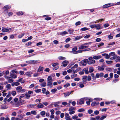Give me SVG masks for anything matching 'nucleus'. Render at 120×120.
I'll return each mask as SVG.
<instances>
[{"label":"nucleus","instance_id":"338daca9","mask_svg":"<svg viewBox=\"0 0 120 120\" xmlns=\"http://www.w3.org/2000/svg\"><path fill=\"white\" fill-rule=\"evenodd\" d=\"M70 85V84L69 83H67L64 86V87L67 88Z\"/></svg>","mask_w":120,"mask_h":120},{"label":"nucleus","instance_id":"4be33fe9","mask_svg":"<svg viewBox=\"0 0 120 120\" xmlns=\"http://www.w3.org/2000/svg\"><path fill=\"white\" fill-rule=\"evenodd\" d=\"M7 79H8V82L9 83L12 82L13 81V80L11 79V77H8Z\"/></svg>","mask_w":120,"mask_h":120},{"label":"nucleus","instance_id":"2eb2a0df","mask_svg":"<svg viewBox=\"0 0 120 120\" xmlns=\"http://www.w3.org/2000/svg\"><path fill=\"white\" fill-rule=\"evenodd\" d=\"M22 87L21 86H18L16 88V90L17 91V92L20 93L21 89Z\"/></svg>","mask_w":120,"mask_h":120},{"label":"nucleus","instance_id":"bb28decb","mask_svg":"<svg viewBox=\"0 0 120 120\" xmlns=\"http://www.w3.org/2000/svg\"><path fill=\"white\" fill-rule=\"evenodd\" d=\"M43 67H41V66H40L39 67L38 69L37 70V72H40V71H43Z\"/></svg>","mask_w":120,"mask_h":120},{"label":"nucleus","instance_id":"0eeeda50","mask_svg":"<svg viewBox=\"0 0 120 120\" xmlns=\"http://www.w3.org/2000/svg\"><path fill=\"white\" fill-rule=\"evenodd\" d=\"M2 31L3 32H10L11 30V28H4L3 27H2Z\"/></svg>","mask_w":120,"mask_h":120},{"label":"nucleus","instance_id":"0e129e2a","mask_svg":"<svg viewBox=\"0 0 120 120\" xmlns=\"http://www.w3.org/2000/svg\"><path fill=\"white\" fill-rule=\"evenodd\" d=\"M31 113L35 115L37 113L35 111H32L31 112Z\"/></svg>","mask_w":120,"mask_h":120},{"label":"nucleus","instance_id":"b1692460","mask_svg":"<svg viewBox=\"0 0 120 120\" xmlns=\"http://www.w3.org/2000/svg\"><path fill=\"white\" fill-rule=\"evenodd\" d=\"M20 84V83L17 82H15L13 83H12V86H14V85L15 86H18Z\"/></svg>","mask_w":120,"mask_h":120},{"label":"nucleus","instance_id":"7ed1b4c3","mask_svg":"<svg viewBox=\"0 0 120 120\" xmlns=\"http://www.w3.org/2000/svg\"><path fill=\"white\" fill-rule=\"evenodd\" d=\"M11 7L10 5H6L3 7V9H4V13L5 14H6L8 12V10L10 9Z\"/></svg>","mask_w":120,"mask_h":120},{"label":"nucleus","instance_id":"9b49d317","mask_svg":"<svg viewBox=\"0 0 120 120\" xmlns=\"http://www.w3.org/2000/svg\"><path fill=\"white\" fill-rule=\"evenodd\" d=\"M101 57L102 56L101 55L94 56H93V58L95 60H98L101 58Z\"/></svg>","mask_w":120,"mask_h":120},{"label":"nucleus","instance_id":"4d7b16f0","mask_svg":"<svg viewBox=\"0 0 120 120\" xmlns=\"http://www.w3.org/2000/svg\"><path fill=\"white\" fill-rule=\"evenodd\" d=\"M109 26V25L108 23L105 24H104L103 26L105 28L108 27Z\"/></svg>","mask_w":120,"mask_h":120},{"label":"nucleus","instance_id":"052dcab7","mask_svg":"<svg viewBox=\"0 0 120 120\" xmlns=\"http://www.w3.org/2000/svg\"><path fill=\"white\" fill-rule=\"evenodd\" d=\"M64 79H70V78L69 75H67L65 77Z\"/></svg>","mask_w":120,"mask_h":120},{"label":"nucleus","instance_id":"9d476101","mask_svg":"<svg viewBox=\"0 0 120 120\" xmlns=\"http://www.w3.org/2000/svg\"><path fill=\"white\" fill-rule=\"evenodd\" d=\"M68 61L66 60L64 61L62 63L63 66L64 67L66 66L68 64Z\"/></svg>","mask_w":120,"mask_h":120},{"label":"nucleus","instance_id":"4468645a","mask_svg":"<svg viewBox=\"0 0 120 120\" xmlns=\"http://www.w3.org/2000/svg\"><path fill=\"white\" fill-rule=\"evenodd\" d=\"M52 81H47V86H51L52 85Z\"/></svg>","mask_w":120,"mask_h":120},{"label":"nucleus","instance_id":"c756f323","mask_svg":"<svg viewBox=\"0 0 120 120\" xmlns=\"http://www.w3.org/2000/svg\"><path fill=\"white\" fill-rule=\"evenodd\" d=\"M94 71V68L92 67H90L89 69V72L91 73Z\"/></svg>","mask_w":120,"mask_h":120},{"label":"nucleus","instance_id":"f03ea898","mask_svg":"<svg viewBox=\"0 0 120 120\" xmlns=\"http://www.w3.org/2000/svg\"><path fill=\"white\" fill-rule=\"evenodd\" d=\"M91 42L86 43L81 45L79 48V50L80 49H86L89 46L86 45H91L92 43Z\"/></svg>","mask_w":120,"mask_h":120},{"label":"nucleus","instance_id":"393cba45","mask_svg":"<svg viewBox=\"0 0 120 120\" xmlns=\"http://www.w3.org/2000/svg\"><path fill=\"white\" fill-rule=\"evenodd\" d=\"M68 33L66 31H65L63 32H61L60 33V34L62 36H64L65 34H67Z\"/></svg>","mask_w":120,"mask_h":120},{"label":"nucleus","instance_id":"c9c22d12","mask_svg":"<svg viewBox=\"0 0 120 120\" xmlns=\"http://www.w3.org/2000/svg\"><path fill=\"white\" fill-rule=\"evenodd\" d=\"M116 62L119 61L120 62V57L119 56H117V57L116 58Z\"/></svg>","mask_w":120,"mask_h":120},{"label":"nucleus","instance_id":"49530a36","mask_svg":"<svg viewBox=\"0 0 120 120\" xmlns=\"http://www.w3.org/2000/svg\"><path fill=\"white\" fill-rule=\"evenodd\" d=\"M88 30V28L86 27H84L81 29V30L82 31H84L87 30Z\"/></svg>","mask_w":120,"mask_h":120},{"label":"nucleus","instance_id":"39448f33","mask_svg":"<svg viewBox=\"0 0 120 120\" xmlns=\"http://www.w3.org/2000/svg\"><path fill=\"white\" fill-rule=\"evenodd\" d=\"M93 58L92 57H90L88 58L87 64L89 65L94 64L95 63V60L93 59Z\"/></svg>","mask_w":120,"mask_h":120},{"label":"nucleus","instance_id":"603ef678","mask_svg":"<svg viewBox=\"0 0 120 120\" xmlns=\"http://www.w3.org/2000/svg\"><path fill=\"white\" fill-rule=\"evenodd\" d=\"M11 94L13 96H14L16 95V92L15 91H13L12 92Z\"/></svg>","mask_w":120,"mask_h":120},{"label":"nucleus","instance_id":"2f4dec72","mask_svg":"<svg viewBox=\"0 0 120 120\" xmlns=\"http://www.w3.org/2000/svg\"><path fill=\"white\" fill-rule=\"evenodd\" d=\"M98 68L99 70L100 71H103L104 70V68L100 66L98 67Z\"/></svg>","mask_w":120,"mask_h":120},{"label":"nucleus","instance_id":"f257e3e1","mask_svg":"<svg viewBox=\"0 0 120 120\" xmlns=\"http://www.w3.org/2000/svg\"><path fill=\"white\" fill-rule=\"evenodd\" d=\"M77 49V47L76 46H75L74 48L72 49V51H71V52L72 53L76 54L79 53H82L84 51L90 50V48H88L84 50H78L77 51H76Z\"/></svg>","mask_w":120,"mask_h":120},{"label":"nucleus","instance_id":"79ce46f5","mask_svg":"<svg viewBox=\"0 0 120 120\" xmlns=\"http://www.w3.org/2000/svg\"><path fill=\"white\" fill-rule=\"evenodd\" d=\"M110 57L112 56L115 55V53L114 52H112L110 53L109 54Z\"/></svg>","mask_w":120,"mask_h":120},{"label":"nucleus","instance_id":"4c0bfd02","mask_svg":"<svg viewBox=\"0 0 120 120\" xmlns=\"http://www.w3.org/2000/svg\"><path fill=\"white\" fill-rule=\"evenodd\" d=\"M45 111H43L40 112V114L42 116H43L45 115Z\"/></svg>","mask_w":120,"mask_h":120},{"label":"nucleus","instance_id":"20e7f679","mask_svg":"<svg viewBox=\"0 0 120 120\" xmlns=\"http://www.w3.org/2000/svg\"><path fill=\"white\" fill-rule=\"evenodd\" d=\"M88 60L87 59H85L83 60H82L80 63L79 64L80 66H86Z\"/></svg>","mask_w":120,"mask_h":120},{"label":"nucleus","instance_id":"6e6d98bb","mask_svg":"<svg viewBox=\"0 0 120 120\" xmlns=\"http://www.w3.org/2000/svg\"><path fill=\"white\" fill-rule=\"evenodd\" d=\"M25 35L24 33H23L21 35H19L18 37L19 38H21L23 36Z\"/></svg>","mask_w":120,"mask_h":120},{"label":"nucleus","instance_id":"7c9ffc66","mask_svg":"<svg viewBox=\"0 0 120 120\" xmlns=\"http://www.w3.org/2000/svg\"><path fill=\"white\" fill-rule=\"evenodd\" d=\"M46 82H44L41 84V87H45L46 86Z\"/></svg>","mask_w":120,"mask_h":120},{"label":"nucleus","instance_id":"f8f14e48","mask_svg":"<svg viewBox=\"0 0 120 120\" xmlns=\"http://www.w3.org/2000/svg\"><path fill=\"white\" fill-rule=\"evenodd\" d=\"M74 91H72L71 92H67L64 93V96L65 97L69 96L70 94L72 92H74Z\"/></svg>","mask_w":120,"mask_h":120},{"label":"nucleus","instance_id":"864d4df0","mask_svg":"<svg viewBox=\"0 0 120 120\" xmlns=\"http://www.w3.org/2000/svg\"><path fill=\"white\" fill-rule=\"evenodd\" d=\"M106 62L107 64H111L113 62L111 60H106Z\"/></svg>","mask_w":120,"mask_h":120},{"label":"nucleus","instance_id":"09e8293b","mask_svg":"<svg viewBox=\"0 0 120 120\" xmlns=\"http://www.w3.org/2000/svg\"><path fill=\"white\" fill-rule=\"evenodd\" d=\"M58 65L59 64L58 63L56 62V63L53 64H52V66L53 67H55L56 66H58Z\"/></svg>","mask_w":120,"mask_h":120},{"label":"nucleus","instance_id":"ea45409f","mask_svg":"<svg viewBox=\"0 0 120 120\" xmlns=\"http://www.w3.org/2000/svg\"><path fill=\"white\" fill-rule=\"evenodd\" d=\"M25 116V115L23 114H21V115H18V116L20 117V118L22 119Z\"/></svg>","mask_w":120,"mask_h":120},{"label":"nucleus","instance_id":"ddd939ff","mask_svg":"<svg viewBox=\"0 0 120 120\" xmlns=\"http://www.w3.org/2000/svg\"><path fill=\"white\" fill-rule=\"evenodd\" d=\"M32 74V72H27L24 75L29 77H31V75Z\"/></svg>","mask_w":120,"mask_h":120},{"label":"nucleus","instance_id":"de8ad7c7","mask_svg":"<svg viewBox=\"0 0 120 120\" xmlns=\"http://www.w3.org/2000/svg\"><path fill=\"white\" fill-rule=\"evenodd\" d=\"M42 93L43 94H45V93L46 91V89L45 88H43L42 89Z\"/></svg>","mask_w":120,"mask_h":120},{"label":"nucleus","instance_id":"6e6552de","mask_svg":"<svg viewBox=\"0 0 120 120\" xmlns=\"http://www.w3.org/2000/svg\"><path fill=\"white\" fill-rule=\"evenodd\" d=\"M71 69L73 72V73H76L78 71H79L80 69V68H75L72 67Z\"/></svg>","mask_w":120,"mask_h":120},{"label":"nucleus","instance_id":"bf43d9fd","mask_svg":"<svg viewBox=\"0 0 120 120\" xmlns=\"http://www.w3.org/2000/svg\"><path fill=\"white\" fill-rule=\"evenodd\" d=\"M99 77H100L99 74L98 73L96 74L95 76V78H99Z\"/></svg>","mask_w":120,"mask_h":120},{"label":"nucleus","instance_id":"680f3d73","mask_svg":"<svg viewBox=\"0 0 120 120\" xmlns=\"http://www.w3.org/2000/svg\"><path fill=\"white\" fill-rule=\"evenodd\" d=\"M119 81V79H115L113 80L112 82H113L114 83H115L116 82L118 81Z\"/></svg>","mask_w":120,"mask_h":120},{"label":"nucleus","instance_id":"6ab92c4d","mask_svg":"<svg viewBox=\"0 0 120 120\" xmlns=\"http://www.w3.org/2000/svg\"><path fill=\"white\" fill-rule=\"evenodd\" d=\"M87 76H83L82 80L84 82L86 83L87 81Z\"/></svg>","mask_w":120,"mask_h":120},{"label":"nucleus","instance_id":"c85d7f7f","mask_svg":"<svg viewBox=\"0 0 120 120\" xmlns=\"http://www.w3.org/2000/svg\"><path fill=\"white\" fill-rule=\"evenodd\" d=\"M36 105H33V104H30L29 105H27V107L29 108H34V107Z\"/></svg>","mask_w":120,"mask_h":120},{"label":"nucleus","instance_id":"a211bd4d","mask_svg":"<svg viewBox=\"0 0 120 120\" xmlns=\"http://www.w3.org/2000/svg\"><path fill=\"white\" fill-rule=\"evenodd\" d=\"M95 27L96 29L98 30H100L101 29V25L99 24L97 25L96 24Z\"/></svg>","mask_w":120,"mask_h":120},{"label":"nucleus","instance_id":"5701e85b","mask_svg":"<svg viewBox=\"0 0 120 120\" xmlns=\"http://www.w3.org/2000/svg\"><path fill=\"white\" fill-rule=\"evenodd\" d=\"M24 14L23 12L22 11H19L17 13V15L19 16H20L23 15Z\"/></svg>","mask_w":120,"mask_h":120},{"label":"nucleus","instance_id":"58836bf2","mask_svg":"<svg viewBox=\"0 0 120 120\" xmlns=\"http://www.w3.org/2000/svg\"><path fill=\"white\" fill-rule=\"evenodd\" d=\"M91 75L92 77V79L93 80H95L96 79L95 78V77L94 76V73H92L91 74Z\"/></svg>","mask_w":120,"mask_h":120},{"label":"nucleus","instance_id":"c03bdc74","mask_svg":"<svg viewBox=\"0 0 120 120\" xmlns=\"http://www.w3.org/2000/svg\"><path fill=\"white\" fill-rule=\"evenodd\" d=\"M104 43L103 42H100L99 43V44L98 45V46L99 47L103 46L104 45Z\"/></svg>","mask_w":120,"mask_h":120},{"label":"nucleus","instance_id":"a18cd8bd","mask_svg":"<svg viewBox=\"0 0 120 120\" xmlns=\"http://www.w3.org/2000/svg\"><path fill=\"white\" fill-rule=\"evenodd\" d=\"M85 111V110L83 108H81L79 109L78 111L79 112H84Z\"/></svg>","mask_w":120,"mask_h":120},{"label":"nucleus","instance_id":"69168bd1","mask_svg":"<svg viewBox=\"0 0 120 120\" xmlns=\"http://www.w3.org/2000/svg\"><path fill=\"white\" fill-rule=\"evenodd\" d=\"M6 88H7L8 89H10L11 88V85L9 84H8L6 86Z\"/></svg>","mask_w":120,"mask_h":120},{"label":"nucleus","instance_id":"473e14b6","mask_svg":"<svg viewBox=\"0 0 120 120\" xmlns=\"http://www.w3.org/2000/svg\"><path fill=\"white\" fill-rule=\"evenodd\" d=\"M25 94L26 98L27 99H29L30 97V95L28 94L27 93Z\"/></svg>","mask_w":120,"mask_h":120},{"label":"nucleus","instance_id":"e433bc0d","mask_svg":"<svg viewBox=\"0 0 120 120\" xmlns=\"http://www.w3.org/2000/svg\"><path fill=\"white\" fill-rule=\"evenodd\" d=\"M57 89L56 88L52 89L51 90V92L52 93H55V92L57 91Z\"/></svg>","mask_w":120,"mask_h":120},{"label":"nucleus","instance_id":"f704fd0d","mask_svg":"<svg viewBox=\"0 0 120 120\" xmlns=\"http://www.w3.org/2000/svg\"><path fill=\"white\" fill-rule=\"evenodd\" d=\"M75 108L74 107H71L69 108L68 111H72L75 110Z\"/></svg>","mask_w":120,"mask_h":120},{"label":"nucleus","instance_id":"423d86ee","mask_svg":"<svg viewBox=\"0 0 120 120\" xmlns=\"http://www.w3.org/2000/svg\"><path fill=\"white\" fill-rule=\"evenodd\" d=\"M85 98H83L80 99L78 101L77 103V104L78 105L83 104L84 103V101L85 100Z\"/></svg>","mask_w":120,"mask_h":120},{"label":"nucleus","instance_id":"774afa93","mask_svg":"<svg viewBox=\"0 0 120 120\" xmlns=\"http://www.w3.org/2000/svg\"><path fill=\"white\" fill-rule=\"evenodd\" d=\"M79 86L80 88H82L84 86V85L83 84L80 83L79 84Z\"/></svg>","mask_w":120,"mask_h":120},{"label":"nucleus","instance_id":"a19ab883","mask_svg":"<svg viewBox=\"0 0 120 120\" xmlns=\"http://www.w3.org/2000/svg\"><path fill=\"white\" fill-rule=\"evenodd\" d=\"M58 59L60 60H64L65 59V58L63 56H59L58 57Z\"/></svg>","mask_w":120,"mask_h":120},{"label":"nucleus","instance_id":"e2e57ef3","mask_svg":"<svg viewBox=\"0 0 120 120\" xmlns=\"http://www.w3.org/2000/svg\"><path fill=\"white\" fill-rule=\"evenodd\" d=\"M35 91L36 93H39L41 91V90L40 89H38L35 90Z\"/></svg>","mask_w":120,"mask_h":120},{"label":"nucleus","instance_id":"3c124183","mask_svg":"<svg viewBox=\"0 0 120 120\" xmlns=\"http://www.w3.org/2000/svg\"><path fill=\"white\" fill-rule=\"evenodd\" d=\"M11 72L13 73H15L16 74H19V72L15 70H12L11 71Z\"/></svg>","mask_w":120,"mask_h":120},{"label":"nucleus","instance_id":"aec40b11","mask_svg":"<svg viewBox=\"0 0 120 120\" xmlns=\"http://www.w3.org/2000/svg\"><path fill=\"white\" fill-rule=\"evenodd\" d=\"M44 107V106L43 105L40 103H39L37 106V107L39 108H42Z\"/></svg>","mask_w":120,"mask_h":120},{"label":"nucleus","instance_id":"412c9836","mask_svg":"<svg viewBox=\"0 0 120 120\" xmlns=\"http://www.w3.org/2000/svg\"><path fill=\"white\" fill-rule=\"evenodd\" d=\"M99 104L98 102L95 101H94L92 102L91 104V105L92 106H94Z\"/></svg>","mask_w":120,"mask_h":120},{"label":"nucleus","instance_id":"f3484780","mask_svg":"<svg viewBox=\"0 0 120 120\" xmlns=\"http://www.w3.org/2000/svg\"><path fill=\"white\" fill-rule=\"evenodd\" d=\"M10 76L12 78L14 79H15L17 77V75H16L14 73H10Z\"/></svg>","mask_w":120,"mask_h":120},{"label":"nucleus","instance_id":"1a4fd4ad","mask_svg":"<svg viewBox=\"0 0 120 120\" xmlns=\"http://www.w3.org/2000/svg\"><path fill=\"white\" fill-rule=\"evenodd\" d=\"M113 4H108L104 5L103 6V8H106L111 6Z\"/></svg>","mask_w":120,"mask_h":120},{"label":"nucleus","instance_id":"dca6fc26","mask_svg":"<svg viewBox=\"0 0 120 120\" xmlns=\"http://www.w3.org/2000/svg\"><path fill=\"white\" fill-rule=\"evenodd\" d=\"M14 104L16 107H18L22 105V104H21L19 101H18L17 102L15 103Z\"/></svg>","mask_w":120,"mask_h":120},{"label":"nucleus","instance_id":"cd10ccee","mask_svg":"<svg viewBox=\"0 0 120 120\" xmlns=\"http://www.w3.org/2000/svg\"><path fill=\"white\" fill-rule=\"evenodd\" d=\"M107 116L106 115H102V117L100 118L99 120H103Z\"/></svg>","mask_w":120,"mask_h":120},{"label":"nucleus","instance_id":"72a5a7b5","mask_svg":"<svg viewBox=\"0 0 120 120\" xmlns=\"http://www.w3.org/2000/svg\"><path fill=\"white\" fill-rule=\"evenodd\" d=\"M82 38V36H79L76 37L75 38V40H78Z\"/></svg>","mask_w":120,"mask_h":120},{"label":"nucleus","instance_id":"a878e982","mask_svg":"<svg viewBox=\"0 0 120 120\" xmlns=\"http://www.w3.org/2000/svg\"><path fill=\"white\" fill-rule=\"evenodd\" d=\"M83 71L86 74H88L89 73V71H88V68H85L83 70Z\"/></svg>","mask_w":120,"mask_h":120},{"label":"nucleus","instance_id":"13d9d810","mask_svg":"<svg viewBox=\"0 0 120 120\" xmlns=\"http://www.w3.org/2000/svg\"><path fill=\"white\" fill-rule=\"evenodd\" d=\"M68 31L69 32L70 34H72L74 32V30H70L69 29L68 30Z\"/></svg>","mask_w":120,"mask_h":120},{"label":"nucleus","instance_id":"5fc2aeb1","mask_svg":"<svg viewBox=\"0 0 120 120\" xmlns=\"http://www.w3.org/2000/svg\"><path fill=\"white\" fill-rule=\"evenodd\" d=\"M32 44V42L31 41H30L26 43L25 45L26 46H28L31 45Z\"/></svg>","mask_w":120,"mask_h":120},{"label":"nucleus","instance_id":"8fccbe9b","mask_svg":"<svg viewBox=\"0 0 120 120\" xmlns=\"http://www.w3.org/2000/svg\"><path fill=\"white\" fill-rule=\"evenodd\" d=\"M47 81H52V77L51 76H48L47 79Z\"/></svg>","mask_w":120,"mask_h":120},{"label":"nucleus","instance_id":"37998d69","mask_svg":"<svg viewBox=\"0 0 120 120\" xmlns=\"http://www.w3.org/2000/svg\"><path fill=\"white\" fill-rule=\"evenodd\" d=\"M77 76V75L76 74L71 75V79H73L74 78L76 77Z\"/></svg>","mask_w":120,"mask_h":120}]
</instances>
